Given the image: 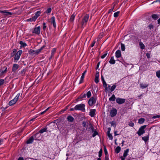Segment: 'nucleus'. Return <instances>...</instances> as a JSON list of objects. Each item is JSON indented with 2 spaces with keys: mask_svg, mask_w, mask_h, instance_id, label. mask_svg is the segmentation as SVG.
Listing matches in <instances>:
<instances>
[{
  "mask_svg": "<svg viewBox=\"0 0 160 160\" xmlns=\"http://www.w3.org/2000/svg\"><path fill=\"white\" fill-rule=\"evenodd\" d=\"M89 18V15L88 14H86L83 16L81 22V24L82 27L86 26L88 21Z\"/></svg>",
  "mask_w": 160,
  "mask_h": 160,
  "instance_id": "1",
  "label": "nucleus"
},
{
  "mask_svg": "<svg viewBox=\"0 0 160 160\" xmlns=\"http://www.w3.org/2000/svg\"><path fill=\"white\" fill-rule=\"evenodd\" d=\"M20 95V93L18 94L12 100H11L9 102V105L10 106H12L14 104H15L18 99Z\"/></svg>",
  "mask_w": 160,
  "mask_h": 160,
  "instance_id": "2",
  "label": "nucleus"
},
{
  "mask_svg": "<svg viewBox=\"0 0 160 160\" xmlns=\"http://www.w3.org/2000/svg\"><path fill=\"white\" fill-rule=\"evenodd\" d=\"M85 105L83 104L77 105L75 107V110H85Z\"/></svg>",
  "mask_w": 160,
  "mask_h": 160,
  "instance_id": "3",
  "label": "nucleus"
},
{
  "mask_svg": "<svg viewBox=\"0 0 160 160\" xmlns=\"http://www.w3.org/2000/svg\"><path fill=\"white\" fill-rule=\"evenodd\" d=\"M146 127V125H144L140 128L137 132V133L139 136H140L145 133L144 129Z\"/></svg>",
  "mask_w": 160,
  "mask_h": 160,
  "instance_id": "4",
  "label": "nucleus"
},
{
  "mask_svg": "<svg viewBox=\"0 0 160 160\" xmlns=\"http://www.w3.org/2000/svg\"><path fill=\"white\" fill-rule=\"evenodd\" d=\"M22 53V51L21 50H19L17 52L14 57V60L18 61L20 58V57Z\"/></svg>",
  "mask_w": 160,
  "mask_h": 160,
  "instance_id": "5",
  "label": "nucleus"
},
{
  "mask_svg": "<svg viewBox=\"0 0 160 160\" xmlns=\"http://www.w3.org/2000/svg\"><path fill=\"white\" fill-rule=\"evenodd\" d=\"M96 102V100L93 97H92L88 101V104L89 106H92Z\"/></svg>",
  "mask_w": 160,
  "mask_h": 160,
  "instance_id": "6",
  "label": "nucleus"
},
{
  "mask_svg": "<svg viewBox=\"0 0 160 160\" xmlns=\"http://www.w3.org/2000/svg\"><path fill=\"white\" fill-rule=\"evenodd\" d=\"M126 99L124 98H118L116 99V102L119 104H121L124 103Z\"/></svg>",
  "mask_w": 160,
  "mask_h": 160,
  "instance_id": "7",
  "label": "nucleus"
},
{
  "mask_svg": "<svg viewBox=\"0 0 160 160\" xmlns=\"http://www.w3.org/2000/svg\"><path fill=\"white\" fill-rule=\"evenodd\" d=\"M41 28L40 26H38L37 27L35 28H34L33 31L32 32L33 33H35L37 35H39L40 33Z\"/></svg>",
  "mask_w": 160,
  "mask_h": 160,
  "instance_id": "8",
  "label": "nucleus"
},
{
  "mask_svg": "<svg viewBox=\"0 0 160 160\" xmlns=\"http://www.w3.org/2000/svg\"><path fill=\"white\" fill-rule=\"evenodd\" d=\"M0 13H3L6 16H10L13 14V13L8 12V11L6 10H0Z\"/></svg>",
  "mask_w": 160,
  "mask_h": 160,
  "instance_id": "9",
  "label": "nucleus"
},
{
  "mask_svg": "<svg viewBox=\"0 0 160 160\" xmlns=\"http://www.w3.org/2000/svg\"><path fill=\"white\" fill-rule=\"evenodd\" d=\"M19 67V65L17 64H14L13 65L12 71L13 72H15L16 71L18 70Z\"/></svg>",
  "mask_w": 160,
  "mask_h": 160,
  "instance_id": "10",
  "label": "nucleus"
},
{
  "mask_svg": "<svg viewBox=\"0 0 160 160\" xmlns=\"http://www.w3.org/2000/svg\"><path fill=\"white\" fill-rule=\"evenodd\" d=\"M4 68H5L4 70H0V76H2L7 72V68L6 67H4L2 68V69H3Z\"/></svg>",
  "mask_w": 160,
  "mask_h": 160,
  "instance_id": "11",
  "label": "nucleus"
},
{
  "mask_svg": "<svg viewBox=\"0 0 160 160\" xmlns=\"http://www.w3.org/2000/svg\"><path fill=\"white\" fill-rule=\"evenodd\" d=\"M115 56L117 58H120L121 56V52L120 50H117L115 53Z\"/></svg>",
  "mask_w": 160,
  "mask_h": 160,
  "instance_id": "12",
  "label": "nucleus"
},
{
  "mask_svg": "<svg viewBox=\"0 0 160 160\" xmlns=\"http://www.w3.org/2000/svg\"><path fill=\"white\" fill-rule=\"evenodd\" d=\"M41 12L40 11H38L34 13V16L33 17L36 20L37 18L40 15Z\"/></svg>",
  "mask_w": 160,
  "mask_h": 160,
  "instance_id": "13",
  "label": "nucleus"
},
{
  "mask_svg": "<svg viewBox=\"0 0 160 160\" xmlns=\"http://www.w3.org/2000/svg\"><path fill=\"white\" fill-rule=\"evenodd\" d=\"M51 20L52 21V24L53 25L54 28H55L56 27V25L55 22V19L54 17H52L51 18Z\"/></svg>",
  "mask_w": 160,
  "mask_h": 160,
  "instance_id": "14",
  "label": "nucleus"
},
{
  "mask_svg": "<svg viewBox=\"0 0 160 160\" xmlns=\"http://www.w3.org/2000/svg\"><path fill=\"white\" fill-rule=\"evenodd\" d=\"M76 14L75 13H73L71 16L69 21L70 22H73L75 19Z\"/></svg>",
  "mask_w": 160,
  "mask_h": 160,
  "instance_id": "15",
  "label": "nucleus"
},
{
  "mask_svg": "<svg viewBox=\"0 0 160 160\" xmlns=\"http://www.w3.org/2000/svg\"><path fill=\"white\" fill-rule=\"evenodd\" d=\"M148 86V84H143L141 83L140 84V88L142 89H143L147 87Z\"/></svg>",
  "mask_w": 160,
  "mask_h": 160,
  "instance_id": "16",
  "label": "nucleus"
},
{
  "mask_svg": "<svg viewBox=\"0 0 160 160\" xmlns=\"http://www.w3.org/2000/svg\"><path fill=\"white\" fill-rule=\"evenodd\" d=\"M117 111H111L110 115L111 117L115 116L117 114Z\"/></svg>",
  "mask_w": 160,
  "mask_h": 160,
  "instance_id": "17",
  "label": "nucleus"
},
{
  "mask_svg": "<svg viewBox=\"0 0 160 160\" xmlns=\"http://www.w3.org/2000/svg\"><path fill=\"white\" fill-rule=\"evenodd\" d=\"M44 48V46H43L40 49L35 50V54L37 55L39 54L41 52V51Z\"/></svg>",
  "mask_w": 160,
  "mask_h": 160,
  "instance_id": "18",
  "label": "nucleus"
},
{
  "mask_svg": "<svg viewBox=\"0 0 160 160\" xmlns=\"http://www.w3.org/2000/svg\"><path fill=\"white\" fill-rule=\"evenodd\" d=\"M109 62L112 64H113L115 63V60L114 59V57H111Z\"/></svg>",
  "mask_w": 160,
  "mask_h": 160,
  "instance_id": "19",
  "label": "nucleus"
},
{
  "mask_svg": "<svg viewBox=\"0 0 160 160\" xmlns=\"http://www.w3.org/2000/svg\"><path fill=\"white\" fill-rule=\"evenodd\" d=\"M103 86L104 88H105L104 91L105 92H107L108 90H109L110 87V86L108 85V87H107V84L106 83V85H105L104 84H103Z\"/></svg>",
  "mask_w": 160,
  "mask_h": 160,
  "instance_id": "20",
  "label": "nucleus"
},
{
  "mask_svg": "<svg viewBox=\"0 0 160 160\" xmlns=\"http://www.w3.org/2000/svg\"><path fill=\"white\" fill-rule=\"evenodd\" d=\"M86 97V94L85 93H82L78 97V99L79 100H81L83 98H85Z\"/></svg>",
  "mask_w": 160,
  "mask_h": 160,
  "instance_id": "21",
  "label": "nucleus"
},
{
  "mask_svg": "<svg viewBox=\"0 0 160 160\" xmlns=\"http://www.w3.org/2000/svg\"><path fill=\"white\" fill-rule=\"evenodd\" d=\"M129 152V149H127L126 150H125L124 152L123 155V158H124L125 159V158L127 157V156L128 155V152Z\"/></svg>",
  "mask_w": 160,
  "mask_h": 160,
  "instance_id": "22",
  "label": "nucleus"
},
{
  "mask_svg": "<svg viewBox=\"0 0 160 160\" xmlns=\"http://www.w3.org/2000/svg\"><path fill=\"white\" fill-rule=\"evenodd\" d=\"M34 138L33 136H31L28 140L27 141V144H30L32 143L33 140Z\"/></svg>",
  "mask_w": 160,
  "mask_h": 160,
  "instance_id": "23",
  "label": "nucleus"
},
{
  "mask_svg": "<svg viewBox=\"0 0 160 160\" xmlns=\"http://www.w3.org/2000/svg\"><path fill=\"white\" fill-rule=\"evenodd\" d=\"M36 21V20L35 18L33 17L31 18L28 19H27L26 21L27 22H35Z\"/></svg>",
  "mask_w": 160,
  "mask_h": 160,
  "instance_id": "24",
  "label": "nucleus"
},
{
  "mask_svg": "<svg viewBox=\"0 0 160 160\" xmlns=\"http://www.w3.org/2000/svg\"><path fill=\"white\" fill-rule=\"evenodd\" d=\"M19 43L21 45V47H24L27 46V44L24 42H23L22 41H20Z\"/></svg>",
  "mask_w": 160,
  "mask_h": 160,
  "instance_id": "25",
  "label": "nucleus"
},
{
  "mask_svg": "<svg viewBox=\"0 0 160 160\" xmlns=\"http://www.w3.org/2000/svg\"><path fill=\"white\" fill-rule=\"evenodd\" d=\"M139 46L140 47V48L142 49H142H144L145 47V45L142 42H140L139 43Z\"/></svg>",
  "mask_w": 160,
  "mask_h": 160,
  "instance_id": "26",
  "label": "nucleus"
},
{
  "mask_svg": "<svg viewBox=\"0 0 160 160\" xmlns=\"http://www.w3.org/2000/svg\"><path fill=\"white\" fill-rule=\"evenodd\" d=\"M56 51V49L54 48H53L52 51H51V55L50 57V59H51L53 57L54 53H55Z\"/></svg>",
  "mask_w": 160,
  "mask_h": 160,
  "instance_id": "27",
  "label": "nucleus"
},
{
  "mask_svg": "<svg viewBox=\"0 0 160 160\" xmlns=\"http://www.w3.org/2000/svg\"><path fill=\"white\" fill-rule=\"evenodd\" d=\"M26 71V69L25 68L22 69L21 71L20 72V74H21L22 76H23L25 75V72Z\"/></svg>",
  "mask_w": 160,
  "mask_h": 160,
  "instance_id": "28",
  "label": "nucleus"
},
{
  "mask_svg": "<svg viewBox=\"0 0 160 160\" xmlns=\"http://www.w3.org/2000/svg\"><path fill=\"white\" fill-rule=\"evenodd\" d=\"M142 139L143 140L145 141V142H146L148 140L149 136H147L142 137Z\"/></svg>",
  "mask_w": 160,
  "mask_h": 160,
  "instance_id": "29",
  "label": "nucleus"
},
{
  "mask_svg": "<svg viewBox=\"0 0 160 160\" xmlns=\"http://www.w3.org/2000/svg\"><path fill=\"white\" fill-rule=\"evenodd\" d=\"M115 97L114 95L113 94L112 96L109 98L110 101H114L115 100Z\"/></svg>",
  "mask_w": 160,
  "mask_h": 160,
  "instance_id": "30",
  "label": "nucleus"
},
{
  "mask_svg": "<svg viewBox=\"0 0 160 160\" xmlns=\"http://www.w3.org/2000/svg\"><path fill=\"white\" fill-rule=\"evenodd\" d=\"M145 121V119L143 118H141L138 120V122L140 124H142Z\"/></svg>",
  "mask_w": 160,
  "mask_h": 160,
  "instance_id": "31",
  "label": "nucleus"
},
{
  "mask_svg": "<svg viewBox=\"0 0 160 160\" xmlns=\"http://www.w3.org/2000/svg\"><path fill=\"white\" fill-rule=\"evenodd\" d=\"M95 111H91L89 113V115L91 117H93L95 115Z\"/></svg>",
  "mask_w": 160,
  "mask_h": 160,
  "instance_id": "32",
  "label": "nucleus"
},
{
  "mask_svg": "<svg viewBox=\"0 0 160 160\" xmlns=\"http://www.w3.org/2000/svg\"><path fill=\"white\" fill-rule=\"evenodd\" d=\"M67 119L68 121L70 122H72L73 120V118L71 116H68L67 118Z\"/></svg>",
  "mask_w": 160,
  "mask_h": 160,
  "instance_id": "33",
  "label": "nucleus"
},
{
  "mask_svg": "<svg viewBox=\"0 0 160 160\" xmlns=\"http://www.w3.org/2000/svg\"><path fill=\"white\" fill-rule=\"evenodd\" d=\"M121 150V148L119 146L117 147L115 149V152L117 153L119 152Z\"/></svg>",
  "mask_w": 160,
  "mask_h": 160,
  "instance_id": "34",
  "label": "nucleus"
},
{
  "mask_svg": "<svg viewBox=\"0 0 160 160\" xmlns=\"http://www.w3.org/2000/svg\"><path fill=\"white\" fill-rule=\"evenodd\" d=\"M52 9L51 8H48L44 12L45 13L49 14L51 12Z\"/></svg>",
  "mask_w": 160,
  "mask_h": 160,
  "instance_id": "35",
  "label": "nucleus"
},
{
  "mask_svg": "<svg viewBox=\"0 0 160 160\" xmlns=\"http://www.w3.org/2000/svg\"><path fill=\"white\" fill-rule=\"evenodd\" d=\"M152 18L154 20H156L158 19V17L157 15L155 14L152 15Z\"/></svg>",
  "mask_w": 160,
  "mask_h": 160,
  "instance_id": "36",
  "label": "nucleus"
},
{
  "mask_svg": "<svg viewBox=\"0 0 160 160\" xmlns=\"http://www.w3.org/2000/svg\"><path fill=\"white\" fill-rule=\"evenodd\" d=\"M116 87V85L115 84H114L113 86H112L110 88L111 92L113 91L115 89Z\"/></svg>",
  "mask_w": 160,
  "mask_h": 160,
  "instance_id": "37",
  "label": "nucleus"
},
{
  "mask_svg": "<svg viewBox=\"0 0 160 160\" xmlns=\"http://www.w3.org/2000/svg\"><path fill=\"white\" fill-rule=\"evenodd\" d=\"M110 123L111 124V126H112L114 127H116V123L114 121H112V122H110Z\"/></svg>",
  "mask_w": 160,
  "mask_h": 160,
  "instance_id": "38",
  "label": "nucleus"
},
{
  "mask_svg": "<svg viewBox=\"0 0 160 160\" xmlns=\"http://www.w3.org/2000/svg\"><path fill=\"white\" fill-rule=\"evenodd\" d=\"M110 131H108V138L110 140H112L113 138V137L111 134L109 133Z\"/></svg>",
  "mask_w": 160,
  "mask_h": 160,
  "instance_id": "39",
  "label": "nucleus"
},
{
  "mask_svg": "<svg viewBox=\"0 0 160 160\" xmlns=\"http://www.w3.org/2000/svg\"><path fill=\"white\" fill-rule=\"evenodd\" d=\"M121 50L122 51H124L125 50V47L124 44L123 43H121Z\"/></svg>",
  "mask_w": 160,
  "mask_h": 160,
  "instance_id": "40",
  "label": "nucleus"
},
{
  "mask_svg": "<svg viewBox=\"0 0 160 160\" xmlns=\"http://www.w3.org/2000/svg\"><path fill=\"white\" fill-rule=\"evenodd\" d=\"M101 80L103 83V84H104L105 85H106V82L105 81L104 78L102 75H101Z\"/></svg>",
  "mask_w": 160,
  "mask_h": 160,
  "instance_id": "41",
  "label": "nucleus"
},
{
  "mask_svg": "<svg viewBox=\"0 0 160 160\" xmlns=\"http://www.w3.org/2000/svg\"><path fill=\"white\" fill-rule=\"evenodd\" d=\"M35 50H30L29 51V53L31 55H34L35 54Z\"/></svg>",
  "mask_w": 160,
  "mask_h": 160,
  "instance_id": "42",
  "label": "nucleus"
},
{
  "mask_svg": "<svg viewBox=\"0 0 160 160\" xmlns=\"http://www.w3.org/2000/svg\"><path fill=\"white\" fill-rule=\"evenodd\" d=\"M88 98H89L91 96V92L90 91H88L86 94Z\"/></svg>",
  "mask_w": 160,
  "mask_h": 160,
  "instance_id": "43",
  "label": "nucleus"
},
{
  "mask_svg": "<svg viewBox=\"0 0 160 160\" xmlns=\"http://www.w3.org/2000/svg\"><path fill=\"white\" fill-rule=\"evenodd\" d=\"M5 82V80L3 79H0V87L3 85Z\"/></svg>",
  "mask_w": 160,
  "mask_h": 160,
  "instance_id": "44",
  "label": "nucleus"
},
{
  "mask_svg": "<svg viewBox=\"0 0 160 160\" xmlns=\"http://www.w3.org/2000/svg\"><path fill=\"white\" fill-rule=\"evenodd\" d=\"M156 76L159 78H160V70L157 71L156 72Z\"/></svg>",
  "mask_w": 160,
  "mask_h": 160,
  "instance_id": "45",
  "label": "nucleus"
},
{
  "mask_svg": "<svg viewBox=\"0 0 160 160\" xmlns=\"http://www.w3.org/2000/svg\"><path fill=\"white\" fill-rule=\"evenodd\" d=\"M119 12L118 11L115 12L114 14V17L115 18L118 17V16L119 14Z\"/></svg>",
  "mask_w": 160,
  "mask_h": 160,
  "instance_id": "46",
  "label": "nucleus"
},
{
  "mask_svg": "<svg viewBox=\"0 0 160 160\" xmlns=\"http://www.w3.org/2000/svg\"><path fill=\"white\" fill-rule=\"evenodd\" d=\"M107 54H108V52H107V51H106L103 55H102L101 56V58H102V59L106 57V56H107Z\"/></svg>",
  "mask_w": 160,
  "mask_h": 160,
  "instance_id": "47",
  "label": "nucleus"
},
{
  "mask_svg": "<svg viewBox=\"0 0 160 160\" xmlns=\"http://www.w3.org/2000/svg\"><path fill=\"white\" fill-rule=\"evenodd\" d=\"M46 129L43 128V129H42L40 130L39 131V132L40 133H42L43 132H46Z\"/></svg>",
  "mask_w": 160,
  "mask_h": 160,
  "instance_id": "48",
  "label": "nucleus"
},
{
  "mask_svg": "<svg viewBox=\"0 0 160 160\" xmlns=\"http://www.w3.org/2000/svg\"><path fill=\"white\" fill-rule=\"evenodd\" d=\"M160 117V115H154L152 117L153 119H156Z\"/></svg>",
  "mask_w": 160,
  "mask_h": 160,
  "instance_id": "49",
  "label": "nucleus"
},
{
  "mask_svg": "<svg viewBox=\"0 0 160 160\" xmlns=\"http://www.w3.org/2000/svg\"><path fill=\"white\" fill-rule=\"evenodd\" d=\"M98 134V132L96 131H94V132L93 133V134H92V136L93 137H94L96 135H97Z\"/></svg>",
  "mask_w": 160,
  "mask_h": 160,
  "instance_id": "50",
  "label": "nucleus"
},
{
  "mask_svg": "<svg viewBox=\"0 0 160 160\" xmlns=\"http://www.w3.org/2000/svg\"><path fill=\"white\" fill-rule=\"evenodd\" d=\"M43 29L44 30H45L47 27V26L46 25V23L45 22H43Z\"/></svg>",
  "mask_w": 160,
  "mask_h": 160,
  "instance_id": "51",
  "label": "nucleus"
},
{
  "mask_svg": "<svg viewBox=\"0 0 160 160\" xmlns=\"http://www.w3.org/2000/svg\"><path fill=\"white\" fill-rule=\"evenodd\" d=\"M94 81L96 83H98L99 82L98 78L97 77H95Z\"/></svg>",
  "mask_w": 160,
  "mask_h": 160,
  "instance_id": "52",
  "label": "nucleus"
},
{
  "mask_svg": "<svg viewBox=\"0 0 160 160\" xmlns=\"http://www.w3.org/2000/svg\"><path fill=\"white\" fill-rule=\"evenodd\" d=\"M102 153V149H101V150H100V151L99 152L98 156L99 157H100L101 156Z\"/></svg>",
  "mask_w": 160,
  "mask_h": 160,
  "instance_id": "53",
  "label": "nucleus"
},
{
  "mask_svg": "<svg viewBox=\"0 0 160 160\" xmlns=\"http://www.w3.org/2000/svg\"><path fill=\"white\" fill-rule=\"evenodd\" d=\"M83 80H84L83 78H81L80 81H79V84H80L83 83Z\"/></svg>",
  "mask_w": 160,
  "mask_h": 160,
  "instance_id": "54",
  "label": "nucleus"
},
{
  "mask_svg": "<svg viewBox=\"0 0 160 160\" xmlns=\"http://www.w3.org/2000/svg\"><path fill=\"white\" fill-rule=\"evenodd\" d=\"M113 9H114V7H113L112 8H111V9H110L108 11V13H110L112 12L113 10Z\"/></svg>",
  "mask_w": 160,
  "mask_h": 160,
  "instance_id": "55",
  "label": "nucleus"
},
{
  "mask_svg": "<svg viewBox=\"0 0 160 160\" xmlns=\"http://www.w3.org/2000/svg\"><path fill=\"white\" fill-rule=\"evenodd\" d=\"M129 125L131 127H133L134 125V124L132 122H130L129 123Z\"/></svg>",
  "mask_w": 160,
  "mask_h": 160,
  "instance_id": "56",
  "label": "nucleus"
},
{
  "mask_svg": "<svg viewBox=\"0 0 160 160\" xmlns=\"http://www.w3.org/2000/svg\"><path fill=\"white\" fill-rule=\"evenodd\" d=\"M95 41H93L92 42V43H91V46L92 47H93V46H94L95 44Z\"/></svg>",
  "mask_w": 160,
  "mask_h": 160,
  "instance_id": "57",
  "label": "nucleus"
},
{
  "mask_svg": "<svg viewBox=\"0 0 160 160\" xmlns=\"http://www.w3.org/2000/svg\"><path fill=\"white\" fill-rule=\"evenodd\" d=\"M3 142V140L2 139H0V145L2 144Z\"/></svg>",
  "mask_w": 160,
  "mask_h": 160,
  "instance_id": "58",
  "label": "nucleus"
},
{
  "mask_svg": "<svg viewBox=\"0 0 160 160\" xmlns=\"http://www.w3.org/2000/svg\"><path fill=\"white\" fill-rule=\"evenodd\" d=\"M37 117V116L35 117L34 118H32V119H31L30 120V121H34L35 120V119Z\"/></svg>",
  "mask_w": 160,
  "mask_h": 160,
  "instance_id": "59",
  "label": "nucleus"
},
{
  "mask_svg": "<svg viewBox=\"0 0 160 160\" xmlns=\"http://www.w3.org/2000/svg\"><path fill=\"white\" fill-rule=\"evenodd\" d=\"M146 55L148 58H150V55L149 53H146Z\"/></svg>",
  "mask_w": 160,
  "mask_h": 160,
  "instance_id": "60",
  "label": "nucleus"
},
{
  "mask_svg": "<svg viewBox=\"0 0 160 160\" xmlns=\"http://www.w3.org/2000/svg\"><path fill=\"white\" fill-rule=\"evenodd\" d=\"M149 28L150 29H151L153 28V26L152 25H150L149 26Z\"/></svg>",
  "mask_w": 160,
  "mask_h": 160,
  "instance_id": "61",
  "label": "nucleus"
},
{
  "mask_svg": "<svg viewBox=\"0 0 160 160\" xmlns=\"http://www.w3.org/2000/svg\"><path fill=\"white\" fill-rule=\"evenodd\" d=\"M104 152L105 156H107L108 152L106 148L104 149Z\"/></svg>",
  "mask_w": 160,
  "mask_h": 160,
  "instance_id": "62",
  "label": "nucleus"
},
{
  "mask_svg": "<svg viewBox=\"0 0 160 160\" xmlns=\"http://www.w3.org/2000/svg\"><path fill=\"white\" fill-rule=\"evenodd\" d=\"M109 158L108 156H105V157L104 160H108Z\"/></svg>",
  "mask_w": 160,
  "mask_h": 160,
  "instance_id": "63",
  "label": "nucleus"
},
{
  "mask_svg": "<svg viewBox=\"0 0 160 160\" xmlns=\"http://www.w3.org/2000/svg\"><path fill=\"white\" fill-rule=\"evenodd\" d=\"M17 52V50L16 49H14L13 50V55H14V54Z\"/></svg>",
  "mask_w": 160,
  "mask_h": 160,
  "instance_id": "64",
  "label": "nucleus"
}]
</instances>
